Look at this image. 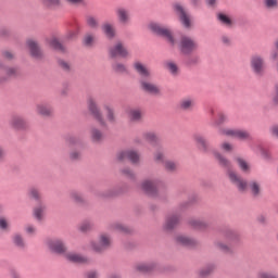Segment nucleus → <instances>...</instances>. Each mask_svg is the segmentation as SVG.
<instances>
[{"mask_svg": "<svg viewBox=\"0 0 278 278\" xmlns=\"http://www.w3.org/2000/svg\"><path fill=\"white\" fill-rule=\"evenodd\" d=\"M117 17H118V21L119 23H128L129 22V13L127 12V10L121 8V9H117Z\"/></svg>", "mask_w": 278, "mask_h": 278, "instance_id": "47", "label": "nucleus"}, {"mask_svg": "<svg viewBox=\"0 0 278 278\" xmlns=\"http://www.w3.org/2000/svg\"><path fill=\"white\" fill-rule=\"evenodd\" d=\"M193 140L195 147L200 153L204 155H213L216 160L218 166L226 170V175L232 184L236 186L238 192H244L249 188L253 199H260L262 197V185L257 180H250L249 182L244 178L240 177L236 172H233V164L227 159L218 149L214 148L210 139L200 132L193 135Z\"/></svg>", "mask_w": 278, "mask_h": 278, "instance_id": "1", "label": "nucleus"}, {"mask_svg": "<svg viewBox=\"0 0 278 278\" xmlns=\"http://www.w3.org/2000/svg\"><path fill=\"white\" fill-rule=\"evenodd\" d=\"M216 270V264L210 263L199 271L200 278H210L212 275H214V271Z\"/></svg>", "mask_w": 278, "mask_h": 278, "instance_id": "31", "label": "nucleus"}, {"mask_svg": "<svg viewBox=\"0 0 278 278\" xmlns=\"http://www.w3.org/2000/svg\"><path fill=\"white\" fill-rule=\"evenodd\" d=\"M141 189L148 197H152V199L157 198L160 194L157 187L150 179L142 181Z\"/></svg>", "mask_w": 278, "mask_h": 278, "instance_id": "22", "label": "nucleus"}, {"mask_svg": "<svg viewBox=\"0 0 278 278\" xmlns=\"http://www.w3.org/2000/svg\"><path fill=\"white\" fill-rule=\"evenodd\" d=\"M11 242L16 249H25V239L18 232L11 237Z\"/></svg>", "mask_w": 278, "mask_h": 278, "instance_id": "40", "label": "nucleus"}, {"mask_svg": "<svg viewBox=\"0 0 278 278\" xmlns=\"http://www.w3.org/2000/svg\"><path fill=\"white\" fill-rule=\"evenodd\" d=\"M109 229L111 231H118V233H124V236H131L134 233V228L131 226H127L118 222L109 224Z\"/></svg>", "mask_w": 278, "mask_h": 278, "instance_id": "23", "label": "nucleus"}, {"mask_svg": "<svg viewBox=\"0 0 278 278\" xmlns=\"http://www.w3.org/2000/svg\"><path fill=\"white\" fill-rule=\"evenodd\" d=\"M132 68H135L136 73L141 77L139 79V88L142 92L151 94L152 97H160V94H162V90L157 85L147 80L151 77V71L144 63L137 61L132 64Z\"/></svg>", "mask_w": 278, "mask_h": 278, "instance_id": "4", "label": "nucleus"}, {"mask_svg": "<svg viewBox=\"0 0 278 278\" xmlns=\"http://www.w3.org/2000/svg\"><path fill=\"white\" fill-rule=\"evenodd\" d=\"M135 270L140 275H153L157 271V262L140 263L136 265Z\"/></svg>", "mask_w": 278, "mask_h": 278, "instance_id": "20", "label": "nucleus"}, {"mask_svg": "<svg viewBox=\"0 0 278 278\" xmlns=\"http://www.w3.org/2000/svg\"><path fill=\"white\" fill-rule=\"evenodd\" d=\"M271 103L274 108H278V83L275 84L274 86V92L271 96Z\"/></svg>", "mask_w": 278, "mask_h": 278, "instance_id": "59", "label": "nucleus"}, {"mask_svg": "<svg viewBox=\"0 0 278 278\" xmlns=\"http://www.w3.org/2000/svg\"><path fill=\"white\" fill-rule=\"evenodd\" d=\"M86 23L90 27V29H99V20L92 15H88L86 17Z\"/></svg>", "mask_w": 278, "mask_h": 278, "instance_id": "54", "label": "nucleus"}, {"mask_svg": "<svg viewBox=\"0 0 278 278\" xmlns=\"http://www.w3.org/2000/svg\"><path fill=\"white\" fill-rule=\"evenodd\" d=\"M53 106L49 103L37 104V114L42 118H53Z\"/></svg>", "mask_w": 278, "mask_h": 278, "instance_id": "25", "label": "nucleus"}, {"mask_svg": "<svg viewBox=\"0 0 278 278\" xmlns=\"http://www.w3.org/2000/svg\"><path fill=\"white\" fill-rule=\"evenodd\" d=\"M127 160H129L131 164H138V162H140V154L138 153V151L128 150Z\"/></svg>", "mask_w": 278, "mask_h": 278, "instance_id": "51", "label": "nucleus"}, {"mask_svg": "<svg viewBox=\"0 0 278 278\" xmlns=\"http://www.w3.org/2000/svg\"><path fill=\"white\" fill-rule=\"evenodd\" d=\"M71 90V83L67 80L62 83L61 97H68V91Z\"/></svg>", "mask_w": 278, "mask_h": 278, "instance_id": "60", "label": "nucleus"}, {"mask_svg": "<svg viewBox=\"0 0 278 278\" xmlns=\"http://www.w3.org/2000/svg\"><path fill=\"white\" fill-rule=\"evenodd\" d=\"M174 242L177 247H182L184 249H194L197 247V240L185 235H176Z\"/></svg>", "mask_w": 278, "mask_h": 278, "instance_id": "18", "label": "nucleus"}, {"mask_svg": "<svg viewBox=\"0 0 278 278\" xmlns=\"http://www.w3.org/2000/svg\"><path fill=\"white\" fill-rule=\"evenodd\" d=\"M166 68L169 71L170 75H178L179 74V66L175 62H167L165 63Z\"/></svg>", "mask_w": 278, "mask_h": 278, "instance_id": "56", "label": "nucleus"}, {"mask_svg": "<svg viewBox=\"0 0 278 278\" xmlns=\"http://www.w3.org/2000/svg\"><path fill=\"white\" fill-rule=\"evenodd\" d=\"M0 38L2 40H10V38H14V30L8 26L0 27Z\"/></svg>", "mask_w": 278, "mask_h": 278, "instance_id": "44", "label": "nucleus"}, {"mask_svg": "<svg viewBox=\"0 0 278 278\" xmlns=\"http://www.w3.org/2000/svg\"><path fill=\"white\" fill-rule=\"evenodd\" d=\"M70 197L76 205H79V207H88V200H86L84 193L74 190L71 191Z\"/></svg>", "mask_w": 278, "mask_h": 278, "instance_id": "27", "label": "nucleus"}, {"mask_svg": "<svg viewBox=\"0 0 278 278\" xmlns=\"http://www.w3.org/2000/svg\"><path fill=\"white\" fill-rule=\"evenodd\" d=\"M26 49H28V55L36 62H45L47 59L42 45L36 39H26Z\"/></svg>", "mask_w": 278, "mask_h": 278, "instance_id": "9", "label": "nucleus"}, {"mask_svg": "<svg viewBox=\"0 0 278 278\" xmlns=\"http://www.w3.org/2000/svg\"><path fill=\"white\" fill-rule=\"evenodd\" d=\"M216 18L218 23L225 25L226 27H231L233 25V20H231V17L225 12H218L216 14Z\"/></svg>", "mask_w": 278, "mask_h": 278, "instance_id": "35", "label": "nucleus"}, {"mask_svg": "<svg viewBox=\"0 0 278 278\" xmlns=\"http://www.w3.org/2000/svg\"><path fill=\"white\" fill-rule=\"evenodd\" d=\"M181 223V216L177 214L169 215L166 217L165 223L163 224V231L167 236H170L172 233H175V229L179 227V224Z\"/></svg>", "mask_w": 278, "mask_h": 278, "instance_id": "16", "label": "nucleus"}, {"mask_svg": "<svg viewBox=\"0 0 278 278\" xmlns=\"http://www.w3.org/2000/svg\"><path fill=\"white\" fill-rule=\"evenodd\" d=\"M116 58H122V60H126L129 58V50L125 47V43L122 41H117L113 47L109 49V59L113 60L111 62V71L115 75H128L129 68L123 62L116 60Z\"/></svg>", "mask_w": 278, "mask_h": 278, "instance_id": "3", "label": "nucleus"}, {"mask_svg": "<svg viewBox=\"0 0 278 278\" xmlns=\"http://www.w3.org/2000/svg\"><path fill=\"white\" fill-rule=\"evenodd\" d=\"M45 244L53 255H66L68 253V247L62 238L59 237H47Z\"/></svg>", "mask_w": 278, "mask_h": 278, "instance_id": "7", "label": "nucleus"}, {"mask_svg": "<svg viewBox=\"0 0 278 278\" xmlns=\"http://www.w3.org/2000/svg\"><path fill=\"white\" fill-rule=\"evenodd\" d=\"M250 68L255 77H264L266 75V61L262 54H252L250 56Z\"/></svg>", "mask_w": 278, "mask_h": 278, "instance_id": "12", "label": "nucleus"}, {"mask_svg": "<svg viewBox=\"0 0 278 278\" xmlns=\"http://www.w3.org/2000/svg\"><path fill=\"white\" fill-rule=\"evenodd\" d=\"M195 203H199V194L193 193L189 197L188 201L180 204L181 210H188V207L195 205Z\"/></svg>", "mask_w": 278, "mask_h": 278, "instance_id": "46", "label": "nucleus"}, {"mask_svg": "<svg viewBox=\"0 0 278 278\" xmlns=\"http://www.w3.org/2000/svg\"><path fill=\"white\" fill-rule=\"evenodd\" d=\"M143 138L151 147H160V137L155 132H146L143 134Z\"/></svg>", "mask_w": 278, "mask_h": 278, "instance_id": "37", "label": "nucleus"}, {"mask_svg": "<svg viewBox=\"0 0 278 278\" xmlns=\"http://www.w3.org/2000/svg\"><path fill=\"white\" fill-rule=\"evenodd\" d=\"M70 27H72V29L63 37L64 42H73L77 40L79 34H81V25L76 20L70 23Z\"/></svg>", "mask_w": 278, "mask_h": 278, "instance_id": "17", "label": "nucleus"}, {"mask_svg": "<svg viewBox=\"0 0 278 278\" xmlns=\"http://www.w3.org/2000/svg\"><path fill=\"white\" fill-rule=\"evenodd\" d=\"M164 152H162V150H156L154 153V162H161V164H164V162H166L164 160Z\"/></svg>", "mask_w": 278, "mask_h": 278, "instance_id": "64", "label": "nucleus"}, {"mask_svg": "<svg viewBox=\"0 0 278 278\" xmlns=\"http://www.w3.org/2000/svg\"><path fill=\"white\" fill-rule=\"evenodd\" d=\"M217 232L224 236L232 247H240L242 244V238L238 230L231 228V226L224 224L217 228Z\"/></svg>", "mask_w": 278, "mask_h": 278, "instance_id": "10", "label": "nucleus"}, {"mask_svg": "<svg viewBox=\"0 0 278 278\" xmlns=\"http://www.w3.org/2000/svg\"><path fill=\"white\" fill-rule=\"evenodd\" d=\"M173 10L179 17L181 25L185 26L186 29H190L192 27V21L190 20V15H188V12H186L184 5H181L179 2H176L173 4Z\"/></svg>", "mask_w": 278, "mask_h": 278, "instance_id": "14", "label": "nucleus"}, {"mask_svg": "<svg viewBox=\"0 0 278 278\" xmlns=\"http://www.w3.org/2000/svg\"><path fill=\"white\" fill-rule=\"evenodd\" d=\"M164 169L166 173H170L172 175L177 173L178 165L177 162L167 160L163 163Z\"/></svg>", "mask_w": 278, "mask_h": 278, "instance_id": "45", "label": "nucleus"}, {"mask_svg": "<svg viewBox=\"0 0 278 278\" xmlns=\"http://www.w3.org/2000/svg\"><path fill=\"white\" fill-rule=\"evenodd\" d=\"M87 110L90 117L99 123L100 127L108 128V122H105V118L103 117V111H101V106L94 98L89 97L87 99Z\"/></svg>", "mask_w": 278, "mask_h": 278, "instance_id": "8", "label": "nucleus"}, {"mask_svg": "<svg viewBox=\"0 0 278 278\" xmlns=\"http://www.w3.org/2000/svg\"><path fill=\"white\" fill-rule=\"evenodd\" d=\"M105 112H106V121L111 123V125H115L116 123V112L114 111V108H112L109 104L103 105Z\"/></svg>", "mask_w": 278, "mask_h": 278, "instance_id": "41", "label": "nucleus"}, {"mask_svg": "<svg viewBox=\"0 0 278 278\" xmlns=\"http://www.w3.org/2000/svg\"><path fill=\"white\" fill-rule=\"evenodd\" d=\"M92 227H94V224H92V222L85 220L78 227V231H80V233H88L89 231H92Z\"/></svg>", "mask_w": 278, "mask_h": 278, "instance_id": "50", "label": "nucleus"}, {"mask_svg": "<svg viewBox=\"0 0 278 278\" xmlns=\"http://www.w3.org/2000/svg\"><path fill=\"white\" fill-rule=\"evenodd\" d=\"M233 162H236L240 168V170H242V173H251V165L249 164V162H247V160L240 157V156H235L233 157Z\"/></svg>", "mask_w": 278, "mask_h": 278, "instance_id": "39", "label": "nucleus"}, {"mask_svg": "<svg viewBox=\"0 0 278 278\" xmlns=\"http://www.w3.org/2000/svg\"><path fill=\"white\" fill-rule=\"evenodd\" d=\"M50 47L54 49V51H65L64 45L56 37L52 38L49 41Z\"/></svg>", "mask_w": 278, "mask_h": 278, "instance_id": "53", "label": "nucleus"}, {"mask_svg": "<svg viewBox=\"0 0 278 278\" xmlns=\"http://www.w3.org/2000/svg\"><path fill=\"white\" fill-rule=\"evenodd\" d=\"M265 10H278V0H263Z\"/></svg>", "mask_w": 278, "mask_h": 278, "instance_id": "57", "label": "nucleus"}, {"mask_svg": "<svg viewBox=\"0 0 278 278\" xmlns=\"http://www.w3.org/2000/svg\"><path fill=\"white\" fill-rule=\"evenodd\" d=\"M9 125L11 129H14V131H28L29 130V124L27 123V119L23 117V115H12Z\"/></svg>", "mask_w": 278, "mask_h": 278, "instance_id": "15", "label": "nucleus"}, {"mask_svg": "<svg viewBox=\"0 0 278 278\" xmlns=\"http://www.w3.org/2000/svg\"><path fill=\"white\" fill-rule=\"evenodd\" d=\"M127 153H128V150H123L121 152H117L116 161L119 162V164H123V162L127 160Z\"/></svg>", "mask_w": 278, "mask_h": 278, "instance_id": "63", "label": "nucleus"}, {"mask_svg": "<svg viewBox=\"0 0 278 278\" xmlns=\"http://www.w3.org/2000/svg\"><path fill=\"white\" fill-rule=\"evenodd\" d=\"M67 160L71 164H79L84 160V152L79 148H72L67 152Z\"/></svg>", "mask_w": 278, "mask_h": 278, "instance_id": "24", "label": "nucleus"}, {"mask_svg": "<svg viewBox=\"0 0 278 278\" xmlns=\"http://www.w3.org/2000/svg\"><path fill=\"white\" fill-rule=\"evenodd\" d=\"M26 195L28 201H33V203H36V205L45 203V201L42 200V191L36 186L29 187L26 191Z\"/></svg>", "mask_w": 278, "mask_h": 278, "instance_id": "19", "label": "nucleus"}, {"mask_svg": "<svg viewBox=\"0 0 278 278\" xmlns=\"http://www.w3.org/2000/svg\"><path fill=\"white\" fill-rule=\"evenodd\" d=\"M189 225L193 227V229H199L200 231H205V229L210 228V223L201 219H190Z\"/></svg>", "mask_w": 278, "mask_h": 278, "instance_id": "36", "label": "nucleus"}, {"mask_svg": "<svg viewBox=\"0 0 278 278\" xmlns=\"http://www.w3.org/2000/svg\"><path fill=\"white\" fill-rule=\"evenodd\" d=\"M199 49V42L194 40V38L181 35L180 40L178 42V51L180 55H190V53H194Z\"/></svg>", "mask_w": 278, "mask_h": 278, "instance_id": "11", "label": "nucleus"}, {"mask_svg": "<svg viewBox=\"0 0 278 278\" xmlns=\"http://www.w3.org/2000/svg\"><path fill=\"white\" fill-rule=\"evenodd\" d=\"M229 123V116L225 114L224 112L217 113L216 118L213 122V127H217L218 134L222 136H228L230 138H238V140H251V134L247 130H233V129H227L223 128L224 125H227Z\"/></svg>", "mask_w": 278, "mask_h": 278, "instance_id": "5", "label": "nucleus"}, {"mask_svg": "<svg viewBox=\"0 0 278 278\" xmlns=\"http://www.w3.org/2000/svg\"><path fill=\"white\" fill-rule=\"evenodd\" d=\"M128 118L130 123H140L142 121V109H130L128 111Z\"/></svg>", "mask_w": 278, "mask_h": 278, "instance_id": "33", "label": "nucleus"}, {"mask_svg": "<svg viewBox=\"0 0 278 278\" xmlns=\"http://www.w3.org/2000/svg\"><path fill=\"white\" fill-rule=\"evenodd\" d=\"M71 264H88V257L77 253H65L64 256Z\"/></svg>", "mask_w": 278, "mask_h": 278, "instance_id": "28", "label": "nucleus"}, {"mask_svg": "<svg viewBox=\"0 0 278 278\" xmlns=\"http://www.w3.org/2000/svg\"><path fill=\"white\" fill-rule=\"evenodd\" d=\"M121 173L122 175H124V177H127V179H130L131 181H136V174L131 168L125 167L121 169Z\"/></svg>", "mask_w": 278, "mask_h": 278, "instance_id": "58", "label": "nucleus"}, {"mask_svg": "<svg viewBox=\"0 0 278 278\" xmlns=\"http://www.w3.org/2000/svg\"><path fill=\"white\" fill-rule=\"evenodd\" d=\"M81 45L87 49L94 47V35H92V33L85 34V36L81 39Z\"/></svg>", "mask_w": 278, "mask_h": 278, "instance_id": "43", "label": "nucleus"}, {"mask_svg": "<svg viewBox=\"0 0 278 278\" xmlns=\"http://www.w3.org/2000/svg\"><path fill=\"white\" fill-rule=\"evenodd\" d=\"M41 3L46 10H59V8H62V0H41Z\"/></svg>", "mask_w": 278, "mask_h": 278, "instance_id": "38", "label": "nucleus"}, {"mask_svg": "<svg viewBox=\"0 0 278 278\" xmlns=\"http://www.w3.org/2000/svg\"><path fill=\"white\" fill-rule=\"evenodd\" d=\"M216 247L219 251H222V253H226L227 255L233 254V250L227 243L217 242Z\"/></svg>", "mask_w": 278, "mask_h": 278, "instance_id": "55", "label": "nucleus"}, {"mask_svg": "<svg viewBox=\"0 0 278 278\" xmlns=\"http://www.w3.org/2000/svg\"><path fill=\"white\" fill-rule=\"evenodd\" d=\"M56 64H58L59 68H61V71H63V73H66V75L73 73V66H71V63H68L64 59L58 58Z\"/></svg>", "mask_w": 278, "mask_h": 278, "instance_id": "42", "label": "nucleus"}, {"mask_svg": "<svg viewBox=\"0 0 278 278\" xmlns=\"http://www.w3.org/2000/svg\"><path fill=\"white\" fill-rule=\"evenodd\" d=\"M182 64L186 68H194L201 64V56L199 54H194V52L189 54H182Z\"/></svg>", "mask_w": 278, "mask_h": 278, "instance_id": "21", "label": "nucleus"}, {"mask_svg": "<svg viewBox=\"0 0 278 278\" xmlns=\"http://www.w3.org/2000/svg\"><path fill=\"white\" fill-rule=\"evenodd\" d=\"M148 29L154 35L157 36V38H164L172 45V47H175L176 40L175 35L173 34V30L168 28L165 25H162L157 22H150L148 25Z\"/></svg>", "mask_w": 278, "mask_h": 278, "instance_id": "6", "label": "nucleus"}, {"mask_svg": "<svg viewBox=\"0 0 278 278\" xmlns=\"http://www.w3.org/2000/svg\"><path fill=\"white\" fill-rule=\"evenodd\" d=\"M177 268L173 265H162L157 263L156 273H175Z\"/></svg>", "mask_w": 278, "mask_h": 278, "instance_id": "52", "label": "nucleus"}, {"mask_svg": "<svg viewBox=\"0 0 278 278\" xmlns=\"http://www.w3.org/2000/svg\"><path fill=\"white\" fill-rule=\"evenodd\" d=\"M257 149L265 162H273V154L270 153V150L264 148V146H258Z\"/></svg>", "mask_w": 278, "mask_h": 278, "instance_id": "49", "label": "nucleus"}, {"mask_svg": "<svg viewBox=\"0 0 278 278\" xmlns=\"http://www.w3.org/2000/svg\"><path fill=\"white\" fill-rule=\"evenodd\" d=\"M111 244L112 241L110 240V237L106 235H101L99 243H93L92 249L96 251V253H103V249H109Z\"/></svg>", "mask_w": 278, "mask_h": 278, "instance_id": "26", "label": "nucleus"}, {"mask_svg": "<svg viewBox=\"0 0 278 278\" xmlns=\"http://www.w3.org/2000/svg\"><path fill=\"white\" fill-rule=\"evenodd\" d=\"M102 31L109 40H114V38H116V29L114 28V25L110 23H104L102 25Z\"/></svg>", "mask_w": 278, "mask_h": 278, "instance_id": "34", "label": "nucleus"}, {"mask_svg": "<svg viewBox=\"0 0 278 278\" xmlns=\"http://www.w3.org/2000/svg\"><path fill=\"white\" fill-rule=\"evenodd\" d=\"M90 140L93 144H101L103 140H105V135H103V131L97 127H92L90 129Z\"/></svg>", "mask_w": 278, "mask_h": 278, "instance_id": "29", "label": "nucleus"}, {"mask_svg": "<svg viewBox=\"0 0 278 278\" xmlns=\"http://www.w3.org/2000/svg\"><path fill=\"white\" fill-rule=\"evenodd\" d=\"M129 192V185L127 182H122L113 188L106 189L104 191H99L98 197L100 199H116L122 194H127Z\"/></svg>", "mask_w": 278, "mask_h": 278, "instance_id": "13", "label": "nucleus"}, {"mask_svg": "<svg viewBox=\"0 0 278 278\" xmlns=\"http://www.w3.org/2000/svg\"><path fill=\"white\" fill-rule=\"evenodd\" d=\"M99 277H100V274H99V270L97 269L85 271L83 275V278H99Z\"/></svg>", "mask_w": 278, "mask_h": 278, "instance_id": "61", "label": "nucleus"}, {"mask_svg": "<svg viewBox=\"0 0 278 278\" xmlns=\"http://www.w3.org/2000/svg\"><path fill=\"white\" fill-rule=\"evenodd\" d=\"M179 109L182 112H192V110H194V100L190 97L184 98L179 102Z\"/></svg>", "mask_w": 278, "mask_h": 278, "instance_id": "32", "label": "nucleus"}, {"mask_svg": "<svg viewBox=\"0 0 278 278\" xmlns=\"http://www.w3.org/2000/svg\"><path fill=\"white\" fill-rule=\"evenodd\" d=\"M65 142L68 147H77V144H81V139L75 135H67L65 137Z\"/></svg>", "mask_w": 278, "mask_h": 278, "instance_id": "48", "label": "nucleus"}, {"mask_svg": "<svg viewBox=\"0 0 278 278\" xmlns=\"http://www.w3.org/2000/svg\"><path fill=\"white\" fill-rule=\"evenodd\" d=\"M45 212H47V204H36V206L33 208V216L35 219L38 220V223L42 222V218H45Z\"/></svg>", "mask_w": 278, "mask_h": 278, "instance_id": "30", "label": "nucleus"}, {"mask_svg": "<svg viewBox=\"0 0 278 278\" xmlns=\"http://www.w3.org/2000/svg\"><path fill=\"white\" fill-rule=\"evenodd\" d=\"M16 61V52L12 49L0 50V86L10 84L12 79H23V71L18 66H12Z\"/></svg>", "mask_w": 278, "mask_h": 278, "instance_id": "2", "label": "nucleus"}, {"mask_svg": "<svg viewBox=\"0 0 278 278\" xmlns=\"http://www.w3.org/2000/svg\"><path fill=\"white\" fill-rule=\"evenodd\" d=\"M219 40L222 45H224V47H231V45H233V42L231 41V37H229V35H222Z\"/></svg>", "mask_w": 278, "mask_h": 278, "instance_id": "62", "label": "nucleus"}]
</instances>
